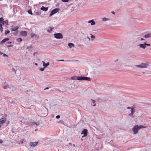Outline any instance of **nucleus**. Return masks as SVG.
I'll list each match as a JSON object with an SVG mask.
<instances>
[{
	"mask_svg": "<svg viewBox=\"0 0 151 151\" xmlns=\"http://www.w3.org/2000/svg\"><path fill=\"white\" fill-rule=\"evenodd\" d=\"M137 46H139L140 48H142L144 49L146 47L145 43L140 44L138 45Z\"/></svg>",
	"mask_w": 151,
	"mask_h": 151,
	"instance_id": "9d476101",
	"label": "nucleus"
},
{
	"mask_svg": "<svg viewBox=\"0 0 151 151\" xmlns=\"http://www.w3.org/2000/svg\"><path fill=\"white\" fill-rule=\"evenodd\" d=\"M10 32V31L9 30H7L6 31H5V35H7V34H8Z\"/></svg>",
	"mask_w": 151,
	"mask_h": 151,
	"instance_id": "bb28decb",
	"label": "nucleus"
},
{
	"mask_svg": "<svg viewBox=\"0 0 151 151\" xmlns=\"http://www.w3.org/2000/svg\"><path fill=\"white\" fill-rule=\"evenodd\" d=\"M111 13L112 14H114V15H115V12H114V11H112V12H111Z\"/></svg>",
	"mask_w": 151,
	"mask_h": 151,
	"instance_id": "a19ab883",
	"label": "nucleus"
},
{
	"mask_svg": "<svg viewBox=\"0 0 151 151\" xmlns=\"http://www.w3.org/2000/svg\"><path fill=\"white\" fill-rule=\"evenodd\" d=\"M60 115H58L57 116H56V118H57V119H59V118H60Z\"/></svg>",
	"mask_w": 151,
	"mask_h": 151,
	"instance_id": "e433bc0d",
	"label": "nucleus"
},
{
	"mask_svg": "<svg viewBox=\"0 0 151 151\" xmlns=\"http://www.w3.org/2000/svg\"><path fill=\"white\" fill-rule=\"evenodd\" d=\"M62 1L64 2H68L69 1L68 0H61Z\"/></svg>",
	"mask_w": 151,
	"mask_h": 151,
	"instance_id": "7c9ffc66",
	"label": "nucleus"
},
{
	"mask_svg": "<svg viewBox=\"0 0 151 151\" xmlns=\"http://www.w3.org/2000/svg\"><path fill=\"white\" fill-rule=\"evenodd\" d=\"M38 143V142H30L28 147H34L36 146Z\"/></svg>",
	"mask_w": 151,
	"mask_h": 151,
	"instance_id": "0eeeda50",
	"label": "nucleus"
},
{
	"mask_svg": "<svg viewBox=\"0 0 151 151\" xmlns=\"http://www.w3.org/2000/svg\"><path fill=\"white\" fill-rule=\"evenodd\" d=\"M49 87H48L46 88H45L44 89V90H45L48 89H49Z\"/></svg>",
	"mask_w": 151,
	"mask_h": 151,
	"instance_id": "a18cd8bd",
	"label": "nucleus"
},
{
	"mask_svg": "<svg viewBox=\"0 0 151 151\" xmlns=\"http://www.w3.org/2000/svg\"><path fill=\"white\" fill-rule=\"evenodd\" d=\"M3 142L2 140H0V143H2Z\"/></svg>",
	"mask_w": 151,
	"mask_h": 151,
	"instance_id": "49530a36",
	"label": "nucleus"
},
{
	"mask_svg": "<svg viewBox=\"0 0 151 151\" xmlns=\"http://www.w3.org/2000/svg\"><path fill=\"white\" fill-rule=\"evenodd\" d=\"M19 28V27L17 26L15 27H11V30L12 31H14L17 30Z\"/></svg>",
	"mask_w": 151,
	"mask_h": 151,
	"instance_id": "9b49d317",
	"label": "nucleus"
},
{
	"mask_svg": "<svg viewBox=\"0 0 151 151\" xmlns=\"http://www.w3.org/2000/svg\"><path fill=\"white\" fill-rule=\"evenodd\" d=\"M82 140H83V139H81Z\"/></svg>",
	"mask_w": 151,
	"mask_h": 151,
	"instance_id": "4d7b16f0",
	"label": "nucleus"
},
{
	"mask_svg": "<svg viewBox=\"0 0 151 151\" xmlns=\"http://www.w3.org/2000/svg\"><path fill=\"white\" fill-rule=\"evenodd\" d=\"M3 88L4 89L10 88L9 86V85L6 84V85H4L3 86Z\"/></svg>",
	"mask_w": 151,
	"mask_h": 151,
	"instance_id": "aec40b11",
	"label": "nucleus"
},
{
	"mask_svg": "<svg viewBox=\"0 0 151 151\" xmlns=\"http://www.w3.org/2000/svg\"><path fill=\"white\" fill-rule=\"evenodd\" d=\"M20 35L22 36L26 37L27 35V33L25 31H22L20 32Z\"/></svg>",
	"mask_w": 151,
	"mask_h": 151,
	"instance_id": "f8f14e48",
	"label": "nucleus"
},
{
	"mask_svg": "<svg viewBox=\"0 0 151 151\" xmlns=\"http://www.w3.org/2000/svg\"><path fill=\"white\" fill-rule=\"evenodd\" d=\"M23 143V141H22V143Z\"/></svg>",
	"mask_w": 151,
	"mask_h": 151,
	"instance_id": "5fc2aeb1",
	"label": "nucleus"
},
{
	"mask_svg": "<svg viewBox=\"0 0 151 151\" xmlns=\"http://www.w3.org/2000/svg\"><path fill=\"white\" fill-rule=\"evenodd\" d=\"M12 132L13 133H14V131H13V130H12Z\"/></svg>",
	"mask_w": 151,
	"mask_h": 151,
	"instance_id": "3c124183",
	"label": "nucleus"
},
{
	"mask_svg": "<svg viewBox=\"0 0 151 151\" xmlns=\"http://www.w3.org/2000/svg\"><path fill=\"white\" fill-rule=\"evenodd\" d=\"M28 13L31 15L32 14V12L31 9H29L28 11Z\"/></svg>",
	"mask_w": 151,
	"mask_h": 151,
	"instance_id": "cd10ccee",
	"label": "nucleus"
},
{
	"mask_svg": "<svg viewBox=\"0 0 151 151\" xmlns=\"http://www.w3.org/2000/svg\"><path fill=\"white\" fill-rule=\"evenodd\" d=\"M44 70V68H40V70L41 71H43Z\"/></svg>",
	"mask_w": 151,
	"mask_h": 151,
	"instance_id": "c9c22d12",
	"label": "nucleus"
},
{
	"mask_svg": "<svg viewBox=\"0 0 151 151\" xmlns=\"http://www.w3.org/2000/svg\"><path fill=\"white\" fill-rule=\"evenodd\" d=\"M71 79L73 80H77V76H73L71 78Z\"/></svg>",
	"mask_w": 151,
	"mask_h": 151,
	"instance_id": "b1692460",
	"label": "nucleus"
},
{
	"mask_svg": "<svg viewBox=\"0 0 151 151\" xmlns=\"http://www.w3.org/2000/svg\"><path fill=\"white\" fill-rule=\"evenodd\" d=\"M145 127H144L143 126L141 125H140L139 126L136 125L135 126L132 128V130L134 132V134H137L138 131L140 129L142 128H144Z\"/></svg>",
	"mask_w": 151,
	"mask_h": 151,
	"instance_id": "f03ea898",
	"label": "nucleus"
},
{
	"mask_svg": "<svg viewBox=\"0 0 151 151\" xmlns=\"http://www.w3.org/2000/svg\"><path fill=\"white\" fill-rule=\"evenodd\" d=\"M37 52H35V53H34L33 55H35V54H37Z\"/></svg>",
	"mask_w": 151,
	"mask_h": 151,
	"instance_id": "8fccbe9b",
	"label": "nucleus"
},
{
	"mask_svg": "<svg viewBox=\"0 0 151 151\" xmlns=\"http://www.w3.org/2000/svg\"><path fill=\"white\" fill-rule=\"evenodd\" d=\"M8 20H6L5 21H4V23H5L6 25H8Z\"/></svg>",
	"mask_w": 151,
	"mask_h": 151,
	"instance_id": "c756f323",
	"label": "nucleus"
},
{
	"mask_svg": "<svg viewBox=\"0 0 151 151\" xmlns=\"http://www.w3.org/2000/svg\"><path fill=\"white\" fill-rule=\"evenodd\" d=\"M35 36H36V35L33 33H32L31 34V36L32 37H33Z\"/></svg>",
	"mask_w": 151,
	"mask_h": 151,
	"instance_id": "c85d7f7f",
	"label": "nucleus"
},
{
	"mask_svg": "<svg viewBox=\"0 0 151 151\" xmlns=\"http://www.w3.org/2000/svg\"><path fill=\"white\" fill-rule=\"evenodd\" d=\"M89 23H91V25H93L95 24V22L94 21L93 19L89 21L88 22Z\"/></svg>",
	"mask_w": 151,
	"mask_h": 151,
	"instance_id": "f3484780",
	"label": "nucleus"
},
{
	"mask_svg": "<svg viewBox=\"0 0 151 151\" xmlns=\"http://www.w3.org/2000/svg\"><path fill=\"white\" fill-rule=\"evenodd\" d=\"M13 46V45H8L7 46V47H12Z\"/></svg>",
	"mask_w": 151,
	"mask_h": 151,
	"instance_id": "79ce46f5",
	"label": "nucleus"
},
{
	"mask_svg": "<svg viewBox=\"0 0 151 151\" xmlns=\"http://www.w3.org/2000/svg\"><path fill=\"white\" fill-rule=\"evenodd\" d=\"M56 60L58 61H64V60Z\"/></svg>",
	"mask_w": 151,
	"mask_h": 151,
	"instance_id": "4c0bfd02",
	"label": "nucleus"
},
{
	"mask_svg": "<svg viewBox=\"0 0 151 151\" xmlns=\"http://www.w3.org/2000/svg\"><path fill=\"white\" fill-rule=\"evenodd\" d=\"M77 80L79 81L86 80L88 81H90L91 79L90 78L85 77L83 76H77Z\"/></svg>",
	"mask_w": 151,
	"mask_h": 151,
	"instance_id": "7ed1b4c3",
	"label": "nucleus"
},
{
	"mask_svg": "<svg viewBox=\"0 0 151 151\" xmlns=\"http://www.w3.org/2000/svg\"><path fill=\"white\" fill-rule=\"evenodd\" d=\"M52 27H50L49 29H48L47 30V32H51L52 30Z\"/></svg>",
	"mask_w": 151,
	"mask_h": 151,
	"instance_id": "a878e982",
	"label": "nucleus"
},
{
	"mask_svg": "<svg viewBox=\"0 0 151 151\" xmlns=\"http://www.w3.org/2000/svg\"><path fill=\"white\" fill-rule=\"evenodd\" d=\"M1 125H0V128H1Z\"/></svg>",
	"mask_w": 151,
	"mask_h": 151,
	"instance_id": "6e6d98bb",
	"label": "nucleus"
},
{
	"mask_svg": "<svg viewBox=\"0 0 151 151\" xmlns=\"http://www.w3.org/2000/svg\"><path fill=\"white\" fill-rule=\"evenodd\" d=\"M9 40V38H5L3 39L0 42V44H2Z\"/></svg>",
	"mask_w": 151,
	"mask_h": 151,
	"instance_id": "ddd939ff",
	"label": "nucleus"
},
{
	"mask_svg": "<svg viewBox=\"0 0 151 151\" xmlns=\"http://www.w3.org/2000/svg\"><path fill=\"white\" fill-rule=\"evenodd\" d=\"M12 70L14 72L16 73V70L15 69H14V68H12Z\"/></svg>",
	"mask_w": 151,
	"mask_h": 151,
	"instance_id": "72a5a7b5",
	"label": "nucleus"
},
{
	"mask_svg": "<svg viewBox=\"0 0 151 151\" xmlns=\"http://www.w3.org/2000/svg\"><path fill=\"white\" fill-rule=\"evenodd\" d=\"M12 42H7V44H11L12 43Z\"/></svg>",
	"mask_w": 151,
	"mask_h": 151,
	"instance_id": "de8ad7c7",
	"label": "nucleus"
},
{
	"mask_svg": "<svg viewBox=\"0 0 151 151\" xmlns=\"http://www.w3.org/2000/svg\"><path fill=\"white\" fill-rule=\"evenodd\" d=\"M6 119L5 118H1L0 119V124H3L6 121Z\"/></svg>",
	"mask_w": 151,
	"mask_h": 151,
	"instance_id": "4468645a",
	"label": "nucleus"
},
{
	"mask_svg": "<svg viewBox=\"0 0 151 151\" xmlns=\"http://www.w3.org/2000/svg\"><path fill=\"white\" fill-rule=\"evenodd\" d=\"M4 24V19L2 17L0 18V30L1 32L3 31V27H2V25Z\"/></svg>",
	"mask_w": 151,
	"mask_h": 151,
	"instance_id": "39448f33",
	"label": "nucleus"
},
{
	"mask_svg": "<svg viewBox=\"0 0 151 151\" xmlns=\"http://www.w3.org/2000/svg\"><path fill=\"white\" fill-rule=\"evenodd\" d=\"M90 35H91V40L92 41H93L94 39H95V37L93 35L91 34H90Z\"/></svg>",
	"mask_w": 151,
	"mask_h": 151,
	"instance_id": "4be33fe9",
	"label": "nucleus"
},
{
	"mask_svg": "<svg viewBox=\"0 0 151 151\" xmlns=\"http://www.w3.org/2000/svg\"><path fill=\"white\" fill-rule=\"evenodd\" d=\"M54 36L55 38L58 39H62L63 38V35L60 33H55L54 34Z\"/></svg>",
	"mask_w": 151,
	"mask_h": 151,
	"instance_id": "20e7f679",
	"label": "nucleus"
},
{
	"mask_svg": "<svg viewBox=\"0 0 151 151\" xmlns=\"http://www.w3.org/2000/svg\"><path fill=\"white\" fill-rule=\"evenodd\" d=\"M48 9V8L47 7H44V6H42L41 8V9L42 10H43L44 11H46Z\"/></svg>",
	"mask_w": 151,
	"mask_h": 151,
	"instance_id": "a211bd4d",
	"label": "nucleus"
},
{
	"mask_svg": "<svg viewBox=\"0 0 151 151\" xmlns=\"http://www.w3.org/2000/svg\"><path fill=\"white\" fill-rule=\"evenodd\" d=\"M59 10V9L58 8H55L53 9L51 12V13L50 14V16H51L53 14L56 13Z\"/></svg>",
	"mask_w": 151,
	"mask_h": 151,
	"instance_id": "423d86ee",
	"label": "nucleus"
},
{
	"mask_svg": "<svg viewBox=\"0 0 151 151\" xmlns=\"http://www.w3.org/2000/svg\"><path fill=\"white\" fill-rule=\"evenodd\" d=\"M86 38L88 39V40L89 41L90 40V39L88 37H87Z\"/></svg>",
	"mask_w": 151,
	"mask_h": 151,
	"instance_id": "58836bf2",
	"label": "nucleus"
},
{
	"mask_svg": "<svg viewBox=\"0 0 151 151\" xmlns=\"http://www.w3.org/2000/svg\"><path fill=\"white\" fill-rule=\"evenodd\" d=\"M87 130L86 129H84L81 133V134H83V135L82 136V137L86 136L87 135Z\"/></svg>",
	"mask_w": 151,
	"mask_h": 151,
	"instance_id": "1a4fd4ad",
	"label": "nucleus"
},
{
	"mask_svg": "<svg viewBox=\"0 0 151 151\" xmlns=\"http://www.w3.org/2000/svg\"><path fill=\"white\" fill-rule=\"evenodd\" d=\"M92 102V105H93L94 106H96V103L95 101L94 100L91 99Z\"/></svg>",
	"mask_w": 151,
	"mask_h": 151,
	"instance_id": "412c9836",
	"label": "nucleus"
},
{
	"mask_svg": "<svg viewBox=\"0 0 151 151\" xmlns=\"http://www.w3.org/2000/svg\"><path fill=\"white\" fill-rule=\"evenodd\" d=\"M144 40H145V39L143 38H141L140 39L141 41Z\"/></svg>",
	"mask_w": 151,
	"mask_h": 151,
	"instance_id": "c03bdc74",
	"label": "nucleus"
},
{
	"mask_svg": "<svg viewBox=\"0 0 151 151\" xmlns=\"http://www.w3.org/2000/svg\"><path fill=\"white\" fill-rule=\"evenodd\" d=\"M134 107L133 108H132L131 109V113H130L128 114V116L132 117L133 118L134 117V116H133V115L134 114V113L135 112V111L134 110Z\"/></svg>",
	"mask_w": 151,
	"mask_h": 151,
	"instance_id": "6e6552de",
	"label": "nucleus"
},
{
	"mask_svg": "<svg viewBox=\"0 0 151 151\" xmlns=\"http://www.w3.org/2000/svg\"><path fill=\"white\" fill-rule=\"evenodd\" d=\"M144 37L146 38H149L151 37V33H149L145 35L144 36Z\"/></svg>",
	"mask_w": 151,
	"mask_h": 151,
	"instance_id": "2eb2a0df",
	"label": "nucleus"
},
{
	"mask_svg": "<svg viewBox=\"0 0 151 151\" xmlns=\"http://www.w3.org/2000/svg\"><path fill=\"white\" fill-rule=\"evenodd\" d=\"M35 65H37V63H35Z\"/></svg>",
	"mask_w": 151,
	"mask_h": 151,
	"instance_id": "603ef678",
	"label": "nucleus"
},
{
	"mask_svg": "<svg viewBox=\"0 0 151 151\" xmlns=\"http://www.w3.org/2000/svg\"><path fill=\"white\" fill-rule=\"evenodd\" d=\"M32 124L33 125H35L37 126V124L36 123H35V122H33L32 123Z\"/></svg>",
	"mask_w": 151,
	"mask_h": 151,
	"instance_id": "2f4dec72",
	"label": "nucleus"
},
{
	"mask_svg": "<svg viewBox=\"0 0 151 151\" xmlns=\"http://www.w3.org/2000/svg\"><path fill=\"white\" fill-rule=\"evenodd\" d=\"M68 45L70 48L75 47V45L72 43H69L68 44Z\"/></svg>",
	"mask_w": 151,
	"mask_h": 151,
	"instance_id": "6ab92c4d",
	"label": "nucleus"
},
{
	"mask_svg": "<svg viewBox=\"0 0 151 151\" xmlns=\"http://www.w3.org/2000/svg\"><path fill=\"white\" fill-rule=\"evenodd\" d=\"M134 107L133 106H132L131 107H127V109H131L132 108H133Z\"/></svg>",
	"mask_w": 151,
	"mask_h": 151,
	"instance_id": "473e14b6",
	"label": "nucleus"
},
{
	"mask_svg": "<svg viewBox=\"0 0 151 151\" xmlns=\"http://www.w3.org/2000/svg\"><path fill=\"white\" fill-rule=\"evenodd\" d=\"M3 55L4 57L7 56V55L5 54H4Z\"/></svg>",
	"mask_w": 151,
	"mask_h": 151,
	"instance_id": "37998d69",
	"label": "nucleus"
},
{
	"mask_svg": "<svg viewBox=\"0 0 151 151\" xmlns=\"http://www.w3.org/2000/svg\"><path fill=\"white\" fill-rule=\"evenodd\" d=\"M109 20V18H107L105 17H104L102 18V20L103 21H106Z\"/></svg>",
	"mask_w": 151,
	"mask_h": 151,
	"instance_id": "5701e85b",
	"label": "nucleus"
},
{
	"mask_svg": "<svg viewBox=\"0 0 151 151\" xmlns=\"http://www.w3.org/2000/svg\"><path fill=\"white\" fill-rule=\"evenodd\" d=\"M22 40L21 38H19L17 39V41L18 42H21Z\"/></svg>",
	"mask_w": 151,
	"mask_h": 151,
	"instance_id": "393cba45",
	"label": "nucleus"
},
{
	"mask_svg": "<svg viewBox=\"0 0 151 151\" xmlns=\"http://www.w3.org/2000/svg\"><path fill=\"white\" fill-rule=\"evenodd\" d=\"M42 63L43 66H44V68L47 67L49 65V62H47L46 63L44 61H42Z\"/></svg>",
	"mask_w": 151,
	"mask_h": 151,
	"instance_id": "dca6fc26",
	"label": "nucleus"
},
{
	"mask_svg": "<svg viewBox=\"0 0 151 151\" xmlns=\"http://www.w3.org/2000/svg\"><path fill=\"white\" fill-rule=\"evenodd\" d=\"M146 46H150V44L149 43H145Z\"/></svg>",
	"mask_w": 151,
	"mask_h": 151,
	"instance_id": "f704fd0d",
	"label": "nucleus"
},
{
	"mask_svg": "<svg viewBox=\"0 0 151 151\" xmlns=\"http://www.w3.org/2000/svg\"><path fill=\"white\" fill-rule=\"evenodd\" d=\"M149 65V63L147 62L145 63H142L139 65H136L135 67L140 69L146 68Z\"/></svg>",
	"mask_w": 151,
	"mask_h": 151,
	"instance_id": "f257e3e1",
	"label": "nucleus"
},
{
	"mask_svg": "<svg viewBox=\"0 0 151 151\" xmlns=\"http://www.w3.org/2000/svg\"><path fill=\"white\" fill-rule=\"evenodd\" d=\"M41 14V13L40 12H38L37 13V14L38 15H40Z\"/></svg>",
	"mask_w": 151,
	"mask_h": 151,
	"instance_id": "ea45409f",
	"label": "nucleus"
},
{
	"mask_svg": "<svg viewBox=\"0 0 151 151\" xmlns=\"http://www.w3.org/2000/svg\"><path fill=\"white\" fill-rule=\"evenodd\" d=\"M143 73L144 74V73H145V72H143Z\"/></svg>",
	"mask_w": 151,
	"mask_h": 151,
	"instance_id": "864d4df0",
	"label": "nucleus"
},
{
	"mask_svg": "<svg viewBox=\"0 0 151 151\" xmlns=\"http://www.w3.org/2000/svg\"><path fill=\"white\" fill-rule=\"evenodd\" d=\"M3 53L0 51V55H2Z\"/></svg>",
	"mask_w": 151,
	"mask_h": 151,
	"instance_id": "09e8293b",
	"label": "nucleus"
}]
</instances>
